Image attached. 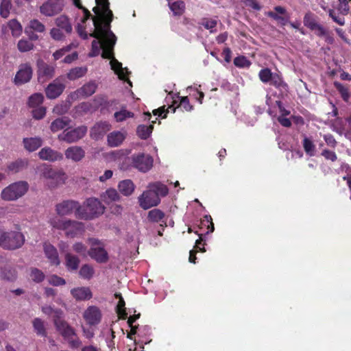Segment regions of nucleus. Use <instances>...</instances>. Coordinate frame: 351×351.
I'll use <instances>...</instances> for the list:
<instances>
[{"label": "nucleus", "instance_id": "f257e3e1", "mask_svg": "<svg viewBox=\"0 0 351 351\" xmlns=\"http://www.w3.org/2000/svg\"><path fill=\"white\" fill-rule=\"evenodd\" d=\"M93 11L96 14V16L93 17L95 29L89 36L96 39L104 38L106 40L104 50V52L101 53V57L110 58L111 53L110 51L114 47L117 42L116 36L110 30V24L113 20V14L112 13L110 15L108 13L100 14L99 8L98 7H94Z\"/></svg>", "mask_w": 351, "mask_h": 351}, {"label": "nucleus", "instance_id": "f03ea898", "mask_svg": "<svg viewBox=\"0 0 351 351\" xmlns=\"http://www.w3.org/2000/svg\"><path fill=\"white\" fill-rule=\"evenodd\" d=\"M105 207L97 198L90 197L86 199L83 205H81L80 215L78 219L92 220L102 215Z\"/></svg>", "mask_w": 351, "mask_h": 351}, {"label": "nucleus", "instance_id": "7ed1b4c3", "mask_svg": "<svg viewBox=\"0 0 351 351\" xmlns=\"http://www.w3.org/2000/svg\"><path fill=\"white\" fill-rule=\"evenodd\" d=\"M40 176L45 180V184L50 189L63 184L66 180V176L62 170L53 169L48 165L43 167Z\"/></svg>", "mask_w": 351, "mask_h": 351}, {"label": "nucleus", "instance_id": "20e7f679", "mask_svg": "<svg viewBox=\"0 0 351 351\" xmlns=\"http://www.w3.org/2000/svg\"><path fill=\"white\" fill-rule=\"evenodd\" d=\"M29 184L25 181L14 182L3 189L1 197L5 201H14L23 197L28 191Z\"/></svg>", "mask_w": 351, "mask_h": 351}, {"label": "nucleus", "instance_id": "39448f33", "mask_svg": "<svg viewBox=\"0 0 351 351\" xmlns=\"http://www.w3.org/2000/svg\"><path fill=\"white\" fill-rule=\"evenodd\" d=\"M25 243V237L21 232H3L0 235V246L4 249L16 250Z\"/></svg>", "mask_w": 351, "mask_h": 351}, {"label": "nucleus", "instance_id": "423d86ee", "mask_svg": "<svg viewBox=\"0 0 351 351\" xmlns=\"http://www.w3.org/2000/svg\"><path fill=\"white\" fill-rule=\"evenodd\" d=\"M258 77L263 83H269L270 85L279 90H287L288 88V85L283 80L282 76L278 73H272L269 68L261 69L258 73Z\"/></svg>", "mask_w": 351, "mask_h": 351}, {"label": "nucleus", "instance_id": "0eeeda50", "mask_svg": "<svg viewBox=\"0 0 351 351\" xmlns=\"http://www.w3.org/2000/svg\"><path fill=\"white\" fill-rule=\"evenodd\" d=\"M81 204L79 202L73 199H66L56 205V212L59 216H69L74 214L78 219L80 215Z\"/></svg>", "mask_w": 351, "mask_h": 351}, {"label": "nucleus", "instance_id": "6e6552de", "mask_svg": "<svg viewBox=\"0 0 351 351\" xmlns=\"http://www.w3.org/2000/svg\"><path fill=\"white\" fill-rule=\"evenodd\" d=\"M130 159L132 167L141 172L146 173L153 167L154 159L149 154L144 153L133 154Z\"/></svg>", "mask_w": 351, "mask_h": 351}, {"label": "nucleus", "instance_id": "1a4fd4ad", "mask_svg": "<svg viewBox=\"0 0 351 351\" xmlns=\"http://www.w3.org/2000/svg\"><path fill=\"white\" fill-rule=\"evenodd\" d=\"M87 131L88 128L85 125H80L71 130L66 129L58 135V139L68 143H75L82 139Z\"/></svg>", "mask_w": 351, "mask_h": 351}, {"label": "nucleus", "instance_id": "9d476101", "mask_svg": "<svg viewBox=\"0 0 351 351\" xmlns=\"http://www.w3.org/2000/svg\"><path fill=\"white\" fill-rule=\"evenodd\" d=\"M138 203L143 209L147 210L158 206L160 203V198L156 192L148 188L138 197Z\"/></svg>", "mask_w": 351, "mask_h": 351}, {"label": "nucleus", "instance_id": "9b49d317", "mask_svg": "<svg viewBox=\"0 0 351 351\" xmlns=\"http://www.w3.org/2000/svg\"><path fill=\"white\" fill-rule=\"evenodd\" d=\"M53 324L56 330L60 335L64 337H69V335L73 334V329L71 326L64 319V312L62 311H56V315L53 316Z\"/></svg>", "mask_w": 351, "mask_h": 351}, {"label": "nucleus", "instance_id": "f8f14e48", "mask_svg": "<svg viewBox=\"0 0 351 351\" xmlns=\"http://www.w3.org/2000/svg\"><path fill=\"white\" fill-rule=\"evenodd\" d=\"M32 75L33 69L29 63L21 64L14 78V83L16 86L26 84L31 80Z\"/></svg>", "mask_w": 351, "mask_h": 351}, {"label": "nucleus", "instance_id": "ddd939ff", "mask_svg": "<svg viewBox=\"0 0 351 351\" xmlns=\"http://www.w3.org/2000/svg\"><path fill=\"white\" fill-rule=\"evenodd\" d=\"M38 80L40 82H45L53 77L55 75V66L47 64L44 60H37Z\"/></svg>", "mask_w": 351, "mask_h": 351}, {"label": "nucleus", "instance_id": "4468645a", "mask_svg": "<svg viewBox=\"0 0 351 351\" xmlns=\"http://www.w3.org/2000/svg\"><path fill=\"white\" fill-rule=\"evenodd\" d=\"M63 0H47L40 7V12L46 16H53L62 12Z\"/></svg>", "mask_w": 351, "mask_h": 351}, {"label": "nucleus", "instance_id": "2eb2a0df", "mask_svg": "<svg viewBox=\"0 0 351 351\" xmlns=\"http://www.w3.org/2000/svg\"><path fill=\"white\" fill-rule=\"evenodd\" d=\"M83 318L89 326L98 325L102 319L101 309L95 305L89 306L83 313Z\"/></svg>", "mask_w": 351, "mask_h": 351}, {"label": "nucleus", "instance_id": "dca6fc26", "mask_svg": "<svg viewBox=\"0 0 351 351\" xmlns=\"http://www.w3.org/2000/svg\"><path fill=\"white\" fill-rule=\"evenodd\" d=\"M64 88L65 85L60 82L58 78H56L47 86L46 96L50 99H56L63 93Z\"/></svg>", "mask_w": 351, "mask_h": 351}, {"label": "nucleus", "instance_id": "f3484780", "mask_svg": "<svg viewBox=\"0 0 351 351\" xmlns=\"http://www.w3.org/2000/svg\"><path fill=\"white\" fill-rule=\"evenodd\" d=\"M38 156L41 160L50 162L61 160L63 158L62 154L49 147L42 148L38 152Z\"/></svg>", "mask_w": 351, "mask_h": 351}, {"label": "nucleus", "instance_id": "a211bd4d", "mask_svg": "<svg viewBox=\"0 0 351 351\" xmlns=\"http://www.w3.org/2000/svg\"><path fill=\"white\" fill-rule=\"evenodd\" d=\"M67 228L65 229V234L67 237L74 238L80 234H82L84 231V225L83 223L75 221L68 219Z\"/></svg>", "mask_w": 351, "mask_h": 351}, {"label": "nucleus", "instance_id": "6ab92c4d", "mask_svg": "<svg viewBox=\"0 0 351 351\" xmlns=\"http://www.w3.org/2000/svg\"><path fill=\"white\" fill-rule=\"evenodd\" d=\"M111 53L110 58H103L104 59H109L110 60V64L111 66L112 70L114 71V73L118 75L119 78L122 80H128V84L132 86V82L127 79L125 74L124 73L123 69L122 67V64L119 62L115 58L114 54V48L112 51H110Z\"/></svg>", "mask_w": 351, "mask_h": 351}, {"label": "nucleus", "instance_id": "aec40b11", "mask_svg": "<svg viewBox=\"0 0 351 351\" xmlns=\"http://www.w3.org/2000/svg\"><path fill=\"white\" fill-rule=\"evenodd\" d=\"M64 155L68 160L79 162L84 158L85 151L80 146H71L65 150Z\"/></svg>", "mask_w": 351, "mask_h": 351}, {"label": "nucleus", "instance_id": "412c9836", "mask_svg": "<svg viewBox=\"0 0 351 351\" xmlns=\"http://www.w3.org/2000/svg\"><path fill=\"white\" fill-rule=\"evenodd\" d=\"M71 294L77 301L89 300L93 297L90 289L88 287H80L71 290Z\"/></svg>", "mask_w": 351, "mask_h": 351}, {"label": "nucleus", "instance_id": "4be33fe9", "mask_svg": "<svg viewBox=\"0 0 351 351\" xmlns=\"http://www.w3.org/2000/svg\"><path fill=\"white\" fill-rule=\"evenodd\" d=\"M88 255L99 263H105L108 261V254L102 247H91Z\"/></svg>", "mask_w": 351, "mask_h": 351}, {"label": "nucleus", "instance_id": "5701e85b", "mask_svg": "<svg viewBox=\"0 0 351 351\" xmlns=\"http://www.w3.org/2000/svg\"><path fill=\"white\" fill-rule=\"evenodd\" d=\"M111 127V125L108 121L98 122L91 128L90 136L93 138L98 139L110 131Z\"/></svg>", "mask_w": 351, "mask_h": 351}, {"label": "nucleus", "instance_id": "b1692460", "mask_svg": "<svg viewBox=\"0 0 351 351\" xmlns=\"http://www.w3.org/2000/svg\"><path fill=\"white\" fill-rule=\"evenodd\" d=\"M45 254L50 263L53 265L58 266L60 261L56 248L49 243H45L43 245Z\"/></svg>", "mask_w": 351, "mask_h": 351}, {"label": "nucleus", "instance_id": "393cba45", "mask_svg": "<svg viewBox=\"0 0 351 351\" xmlns=\"http://www.w3.org/2000/svg\"><path fill=\"white\" fill-rule=\"evenodd\" d=\"M126 138V133L121 131H113L107 136V142L110 147L121 145Z\"/></svg>", "mask_w": 351, "mask_h": 351}, {"label": "nucleus", "instance_id": "a878e982", "mask_svg": "<svg viewBox=\"0 0 351 351\" xmlns=\"http://www.w3.org/2000/svg\"><path fill=\"white\" fill-rule=\"evenodd\" d=\"M23 143L25 149L29 152H32L42 146L43 140L40 137L24 138Z\"/></svg>", "mask_w": 351, "mask_h": 351}, {"label": "nucleus", "instance_id": "bb28decb", "mask_svg": "<svg viewBox=\"0 0 351 351\" xmlns=\"http://www.w3.org/2000/svg\"><path fill=\"white\" fill-rule=\"evenodd\" d=\"M65 265L69 271H75L78 269L80 260L78 256L67 252L64 256Z\"/></svg>", "mask_w": 351, "mask_h": 351}, {"label": "nucleus", "instance_id": "cd10ccee", "mask_svg": "<svg viewBox=\"0 0 351 351\" xmlns=\"http://www.w3.org/2000/svg\"><path fill=\"white\" fill-rule=\"evenodd\" d=\"M71 119L69 117H63L58 118L52 121L50 125L51 132H58L69 125Z\"/></svg>", "mask_w": 351, "mask_h": 351}, {"label": "nucleus", "instance_id": "c85d7f7f", "mask_svg": "<svg viewBox=\"0 0 351 351\" xmlns=\"http://www.w3.org/2000/svg\"><path fill=\"white\" fill-rule=\"evenodd\" d=\"M97 87V86L95 82H90L77 89L76 93L77 95L82 97H89L95 93Z\"/></svg>", "mask_w": 351, "mask_h": 351}, {"label": "nucleus", "instance_id": "c756f323", "mask_svg": "<svg viewBox=\"0 0 351 351\" xmlns=\"http://www.w3.org/2000/svg\"><path fill=\"white\" fill-rule=\"evenodd\" d=\"M27 160L19 158L8 164V171L12 173H18L27 167Z\"/></svg>", "mask_w": 351, "mask_h": 351}, {"label": "nucleus", "instance_id": "7c9ffc66", "mask_svg": "<svg viewBox=\"0 0 351 351\" xmlns=\"http://www.w3.org/2000/svg\"><path fill=\"white\" fill-rule=\"evenodd\" d=\"M114 297L119 299L118 304L116 306V313L119 315L120 319H125L128 316L125 308V302L123 298L121 293H116Z\"/></svg>", "mask_w": 351, "mask_h": 351}, {"label": "nucleus", "instance_id": "2f4dec72", "mask_svg": "<svg viewBox=\"0 0 351 351\" xmlns=\"http://www.w3.org/2000/svg\"><path fill=\"white\" fill-rule=\"evenodd\" d=\"M155 123L156 121H153L152 124L149 125H139L136 128V134L138 136L143 140L147 139L152 133L154 129L153 124Z\"/></svg>", "mask_w": 351, "mask_h": 351}, {"label": "nucleus", "instance_id": "473e14b6", "mask_svg": "<svg viewBox=\"0 0 351 351\" xmlns=\"http://www.w3.org/2000/svg\"><path fill=\"white\" fill-rule=\"evenodd\" d=\"M104 44H106V40L104 38H99L93 40L91 44V51L89 53V57H95L99 55L101 49L102 53L104 50Z\"/></svg>", "mask_w": 351, "mask_h": 351}, {"label": "nucleus", "instance_id": "72a5a7b5", "mask_svg": "<svg viewBox=\"0 0 351 351\" xmlns=\"http://www.w3.org/2000/svg\"><path fill=\"white\" fill-rule=\"evenodd\" d=\"M199 228L202 231H205L206 234H209L214 231V223L210 215H206L201 219Z\"/></svg>", "mask_w": 351, "mask_h": 351}, {"label": "nucleus", "instance_id": "f704fd0d", "mask_svg": "<svg viewBox=\"0 0 351 351\" xmlns=\"http://www.w3.org/2000/svg\"><path fill=\"white\" fill-rule=\"evenodd\" d=\"M147 188H150L154 192H156V193H157V195H158L159 197L160 196L165 197L169 193V189L167 188V186L160 182L149 183Z\"/></svg>", "mask_w": 351, "mask_h": 351}, {"label": "nucleus", "instance_id": "c9c22d12", "mask_svg": "<svg viewBox=\"0 0 351 351\" xmlns=\"http://www.w3.org/2000/svg\"><path fill=\"white\" fill-rule=\"evenodd\" d=\"M118 188L123 195L129 196L134 190V184L130 180H124L119 182Z\"/></svg>", "mask_w": 351, "mask_h": 351}, {"label": "nucleus", "instance_id": "e433bc0d", "mask_svg": "<svg viewBox=\"0 0 351 351\" xmlns=\"http://www.w3.org/2000/svg\"><path fill=\"white\" fill-rule=\"evenodd\" d=\"M87 71V68L85 66L75 67L67 73L66 77L69 80H75L84 76Z\"/></svg>", "mask_w": 351, "mask_h": 351}, {"label": "nucleus", "instance_id": "4c0bfd02", "mask_svg": "<svg viewBox=\"0 0 351 351\" xmlns=\"http://www.w3.org/2000/svg\"><path fill=\"white\" fill-rule=\"evenodd\" d=\"M56 25L64 30L66 33L72 32V26L70 23L69 19L65 15H61L56 19Z\"/></svg>", "mask_w": 351, "mask_h": 351}, {"label": "nucleus", "instance_id": "58836bf2", "mask_svg": "<svg viewBox=\"0 0 351 351\" xmlns=\"http://www.w3.org/2000/svg\"><path fill=\"white\" fill-rule=\"evenodd\" d=\"M165 217V213L158 208H154L149 210L147 214L148 220L154 223H158L162 221Z\"/></svg>", "mask_w": 351, "mask_h": 351}, {"label": "nucleus", "instance_id": "ea45409f", "mask_svg": "<svg viewBox=\"0 0 351 351\" xmlns=\"http://www.w3.org/2000/svg\"><path fill=\"white\" fill-rule=\"evenodd\" d=\"M32 325L36 333L41 337H47L45 322L40 318L36 317L32 321Z\"/></svg>", "mask_w": 351, "mask_h": 351}, {"label": "nucleus", "instance_id": "a19ab883", "mask_svg": "<svg viewBox=\"0 0 351 351\" xmlns=\"http://www.w3.org/2000/svg\"><path fill=\"white\" fill-rule=\"evenodd\" d=\"M63 339L68 342L71 349H77L82 346V341L78 337L75 328L73 329V334L71 333L69 337L64 336Z\"/></svg>", "mask_w": 351, "mask_h": 351}, {"label": "nucleus", "instance_id": "79ce46f5", "mask_svg": "<svg viewBox=\"0 0 351 351\" xmlns=\"http://www.w3.org/2000/svg\"><path fill=\"white\" fill-rule=\"evenodd\" d=\"M170 10L175 16H181L185 11V3L183 1L178 0L171 3H169Z\"/></svg>", "mask_w": 351, "mask_h": 351}, {"label": "nucleus", "instance_id": "37998d69", "mask_svg": "<svg viewBox=\"0 0 351 351\" xmlns=\"http://www.w3.org/2000/svg\"><path fill=\"white\" fill-rule=\"evenodd\" d=\"M68 223H69L68 219H62L57 217H53L49 220V223L53 228L64 231H65V229H68Z\"/></svg>", "mask_w": 351, "mask_h": 351}, {"label": "nucleus", "instance_id": "c03bdc74", "mask_svg": "<svg viewBox=\"0 0 351 351\" xmlns=\"http://www.w3.org/2000/svg\"><path fill=\"white\" fill-rule=\"evenodd\" d=\"M93 105L90 102H82L78 104L75 108V114L77 116H83L93 110Z\"/></svg>", "mask_w": 351, "mask_h": 351}, {"label": "nucleus", "instance_id": "a18cd8bd", "mask_svg": "<svg viewBox=\"0 0 351 351\" xmlns=\"http://www.w3.org/2000/svg\"><path fill=\"white\" fill-rule=\"evenodd\" d=\"M179 104H177L176 109L180 108L182 111L191 112L193 110L194 107L190 104L189 99L187 96L180 97L178 96Z\"/></svg>", "mask_w": 351, "mask_h": 351}, {"label": "nucleus", "instance_id": "49530a36", "mask_svg": "<svg viewBox=\"0 0 351 351\" xmlns=\"http://www.w3.org/2000/svg\"><path fill=\"white\" fill-rule=\"evenodd\" d=\"M1 278L8 281H13L16 278V272L10 267H4L1 269Z\"/></svg>", "mask_w": 351, "mask_h": 351}, {"label": "nucleus", "instance_id": "de8ad7c7", "mask_svg": "<svg viewBox=\"0 0 351 351\" xmlns=\"http://www.w3.org/2000/svg\"><path fill=\"white\" fill-rule=\"evenodd\" d=\"M304 25L310 30H315L316 26L319 24L311 12H307L304 16Z\"/></svg>", "mask_w": 351, "mask_h": 351}, {"label": "nucleus", "instance_id": "09e8293b", "mask_svg": "<svg viewBox=\"0 0 351 351\" xmlns=\"http://www.w3.org/2000/svg\"><path fill=\"white\" fill-rule=\"evenodd\" d=\"M95 273L93 267L88 265V264H84L83 265L80 271L79 274L81 278L86 280H90L92 278Z\"/></svg>", "mask_w": 351, "mask_h": 351}, {"label": "nucleus", "instance_id": "8fccbe9b", "mask_svg": "<svg viewBox=\"0 0 351 351\" xmlns=\"http://www.w3.org/2000/svg\"><path fill=\"white\" fill-rule=\"evenodd\" d=\"M34 47V45L28 39L22 38L17 43V48L22 53L30 51Z\"/></svg>", "mask_w": 351, "mask_h": 351}, {"label": "nucleus", "instance_id": "3c124183", "mask_svg": "<svg viewBox=\"0 0 351 351\" xmlns=\"http://www.w3.org/2000/svg\"><path fill=\"white\" fill-rule=\"evenodd\" d=\"M178 104L177 100H174L173 101V104L169 106L167 109L165 108V106H163L162 107L158 108V109H155L153 110V114L154 115H158V117H161L162 118H166L167 114L169 112V109H171L173 112H176L175 105Z\"/></svg>", "mask_w": 351, "mask_h": 351}, {"label": "nucleus", "instance_id": "603ef678", "mask_svg": "<svg viewBox=\"0 0 351 351\" xmlns=\"http://www.w3.org/2000/svg\"><path fill=\"white\" fill-rule=\"evenodd\" d=\"M12 7L11 0H1L0 3V15L6 19L9 16L10 10Z\"/></svg>", "mask_w": 351, "mask_h": 351}, {"label": "nucleus", "instance_id": "864d4df0", "mask_svg": "<svg viewBox=\"0 0 351 351\" xmlns=\"http://www.w3.org/2000/svg\"><path fill=\"white\" fill-rule=\"evenodd\" d=\"M199 24L204 26L205 29L210 30V33H213L216 31L215 27L217 25V20L203 18Z\"/></svg>", "mask_w": 351, "mask_h": 351}, {"label": "nucleus", "instance_id": "5fc2aeb1", "mask_svg": "<svg viewBox=\"0 0 351 351\" xmlns=\"http://www.w3.org/2000/svg\"><path fill=\"white\" fill-rule=\"evenodd\" d=\"M8 26L11 29L13 36H19L22 32V26L21 23L16 19H12L8 23Z\"/></svg>", "mask_w": 351, "mask_h": 351}, {"label": "nucleus", "instance_id": "6e6d98bb", "mask_svg": "<svg viewBox=\"0 0 351 351\" xmlns=\"http://www.w3.org/2000/svg\"><path fill=\"white\" fill-rule=\"evenodd\" d=\"M134 114L132 112L125 109H121L120 111L116 112L114 117L117 122H123L128 118L134 117Z\"/></svg>", "mask_w": 351, "mask_h": 351}, {"label": "nucleus", "instance_id": "4d7b16f0", "mask_svg": "<svg viewBox=\"0 0 351 351\" xmlns=\"http://www.w3.org/2000/svg\"><path fill=\"white\" fill-rule=\"evenodd\" d=\"M44 97L41 93H34L29 97L28 105L31 108H36L43 102Z\"/></svg>", "mask_w": 351, "mask_h": 351}, {"label": "nucleus", "instance_id": "13d9d810", "mask_svg": "<svg viewBox=\"0 0 351 351\" xmlns=\"http://www.w3.org/2000/svg\"><path fill=\"white\" fill-rule=\"evenodd\" d=\"M322 8L325 10L327 11L328 13L329 16L332 19V21L337 23L339 25H344L346 21L345 18L343 16H340L337 14L335 11L333 9H328L326 7L322 6Z\"/></svg>", "mask_w": 351, "mask_h": 351}, {"label": "nucleus", "instance_id": "bf43d9fd", "mask_svg": "<svg viewBox=\"0 0 351 351\" xmlns=\"http://www.w3.org/2000/svg\"><path fill=\"white\" fill-rule=\"evenodd\" d=\"M29 276L31 279L36 283L43 282L45 278L44 273L38 268H32Z\"/></svg>", "mask_w": 351, "mask_h": 351}, {"label": "nucleus", "instance_id": "052dcab7", "mask_svg": "<svg viewBox=\"0 0 351 351\" xmlns=\"http://www.w3.org/2000/svg\"><path fill=\"white\" fill-rule=\"evenodd\" d=\"M95 2L97 5V7L99 8V14H105V13H108L112 14V10L110 9V3L108 0H95Z\"/></svg>", "mask_w": 351, "mask_h": 351}, {"label": "nucleus", "instance_id": "680f3d73", "mask_svg": "<svg viewBox=\"0 0 351 351\" xmlns=\"http://www.w3.org/2000/svg\"><path fill=\"white\" fill-rule=\"evenodd\" d=\"M334 85H335V87L338 90V92L340 93L343 101H348L350 98V93H349L348 88L338 82H335L334 83Z\"/></svg>", "mask_w": 351, "mask_h": 351}, {"label": "nucleus", "instance_id": "e2e57ef3", "mask_svg": "<svg viewBox=\"0 0 351 351\" xmlns=\"http://www.w3.org/2000/svg\"><path fill=\"white\" fill-rule=\"evenodd\" d=\"M234 64L239 68H248L251 62L245 56H239L234 59Z\"/></svg>", "mask_w": 351, "mask_h": 351}, {"label": "nucleus", "instance_id": "0e129e2a", "mask_svg": "<svg viewBox=\"0 0 351 351\" xmlns=\"http://www.w3.org/2000/svg\"><path fill=\"white\" fill-rule=\"evenodd\" d=\"M302 144L305 152L311 156H313L315 147L313 141L305 137L303 140Z\"/></svg>", "mask_w": 351, "mask_h": 351}, {"label": "nucleus", "instance_id": "69168bd1", "mask_svg": "<svg viewBox=\"0 0 351 351\" xmlns=\"http://www.w3.org/2000/svg\"><path fill=\"white\" fill-rule=\"evenodd\" d=\"M339 2L338 10L339 13L343 16L348 15L351 12L348 5L350 0H339Z\"/></svg>", "mask_w": 351, "mask_h": 351}, {"label": "nucleus", "instance_id": "338daca9", "mask_svg": "<svg viewBox=\"0 0 351 351\" xmlns=\"http://www.w3.org/2000/svg\"><path fill=\"white\" fill-rule=\"evenodd\" d=\"M29 27L32 30L40 33H43L45 31V25L37 19H33L30 21Z\"/></svg>", "mask_w": 351, "mask_h": 351}, {"label": "nucleus", "instance_id": "774afa93", "mask_svg": "<svg viewBox=\"0 0 351 351\" xmlns=\"http://www.w3.org/2000/svg\"><path fill=\"white\" fill-rule=\"evenodd\" d=\"M119 197H120L119 194L114 189H110L106 190V191L105 193V195H104V198L106 199H108L109 201H111V202L118 201L119 199Z\"/></svg>", "mask_w": 351, "mask_h": 351}]
</instances>
